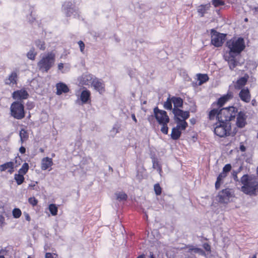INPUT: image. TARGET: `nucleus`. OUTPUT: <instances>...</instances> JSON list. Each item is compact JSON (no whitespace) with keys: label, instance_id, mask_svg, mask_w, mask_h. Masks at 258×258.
<instances>
[{"label":"nucleus","instance_id":"1","mask_svg":"<svg viewBox=\"0 0 258 258\" xmlns=\"http://www.w3.org/2000/svg\"><path fill=\"white\" fill-rule=\"evenodd\" d=\"M226 46L229 50L225 54L224 59L228 62L230 69L233 70L238 64L235 57L245 48V42L242 38L234 37L227 41Z\"/></svg>","mask_w":258,"mask_h":258},{"label":"nucleus","instance_id":"2","mask_svg":"<svg viewBox=\"0 0 258 258\" xmlns=\"http://www.w3.org/2000/svg\"><path fill=\"white\" fill-rule=\"evenodd\" d=\"M239 182L242 185L241 191L244 194L255 196L258 192V179L253 175H243L240 179Z\"/></svg>","mask_w":258,"mask_h":258},{"label":"nucleus","instance_id":"3","mask_svg":"<svg viewBox=\"0 0 258 258\" xmlns=\"http://www.w3.org/2000/svg\"><path fill=\"white\" fill-rule=\"evenodd\" d=\"M237 109L233 106L223 108L222 109H213L209 112V119L222 122H230L233 118H235Z\"/></svg>","mask_w":258,"mask_h":258},{"label":"nucleus","instance_id":"4","mask_svg":"<svg viewBox=\"0 0 258 258\" xmlns=\"http://www.w3.org/2000/svg\"><path fill=\"white\" fill-rule=\"evenodd\" d=\"M56 54L54 51H49L41 54L37 62V68L42 73H47L54 66Z\"/></svg>","mask_w":258,"mask_h":258},{"label":"nucleus","instance_id":"5","mask_svg":"<svg viewBox=\"0 0 258 258\" xmlns=\"http://www.w3.org/2000/svg\"><path fill=\"white\" fill-rule=\"evenodd\" d=\"M11 115L17 119H22L25 116L24 106L20 101L13 102L10 106Z\"/></svg>","mask_w":258,"mask_h":258},{"label":"nucleus","instance_id":"6","mask_svg":"<svg viewBox=\"0 0 258 258\" xmlns=\"http://www.w3.org/2000/svg\"><path fill=\"white\" fill-rule=\"evenodd\" d=\"M215 125L214 133L219 137L222 138L230 135L231 123L230 122L218 121Z\"/></svg>","mask_w":258,"mask_h":258},{"label":"nucleus","instance_id":"7","mask_svg":"<svg viewBox=\"0 0 258 258\" xmlns=\"http://www.w3.org/2000/svg\"><path fill=\"white\" fill-rule=\"evenodd\" d=\"M153 112L154 115L159 124H167L169 122V117L165 111L156 107L154 108Z\"/></svg>","mask_w":258,"mask_h":258},{"label":"nucleus","instance_id":"8","mask_svg":"<svg viewBox=\"0 0 258 258\" xmlns=\"http://www.w3.org/2000/svg\"><path fill=\"white\" fill-rule=\"evenodd\" d=\"M211 42L216 47H219L222 45L226 37L225 34L218 33L214 30L211 31Z\"/></svg>","mask_w":258,"mask_h":258},{"label":"nucleus","instance_id":"9","mask_svg":"<svg viewBox=\"0 0 258 258\" xmlns=\"http://www.w3.org/2000/svg\"><path fill=\"white\" fill-rule=\"evenodd\" d=\"M95 76L89 73H84L78 78V81L80 85L91 86Z\"/></svg>","mask_w":258,"mask_h":258},{"label":"nucleus","instance_id":"10","mask_svg":"<svg viewBox=\"0 0 258 258\" xmlns=\"http://www.w3.org/2000/svg\"><path fill=\"white\" fill-rule=\"evenodd\" d=\"M172 112L174 115L175 120L186 119L189 116L188 111H184L179 108H173Z\"/></svg>","mask_w":258,"mask_h":258},{"label":"nucleus","instance_id":"11","mask_svg":"<svg viewBox=\"0 0 258 258\" xmlns=\"http://www.w3.org/2000/svg\"><path fill=\"white\" fill-rule=\"evenodd\" d=\"M28 96L29 94L25 89L15 91L12 93V97L15 100L26 99Z\"/></svg>","mask_w":258,"mask_h":258},{"label":"nucleus","instance_id":"12","mask_svg":"<svg viewBox=\"0 0 258 258\" xmlns=\"http://www.w3.org/2000/svg\"><path fill=\"white\" fill-rule=\"evenodd\" d=\"M236 125L237 127L240 128L243 127L246 123V116L245 114L242 111H240L237 114L236 113Z\"/></svg>","mask_w":258,"mask_h":258},{"label":"nucleus","instance_id":"13","mask_svg":"<svg viewBox=\"0 0 258 258\" xmlns=\"http://www.w3.org/2000/svg\"><path fill=\"white\" fill-rule=\"evenodd\" d=\"M231 197V194L229 189H223L218 195L219 201L221 203H226Z\"/></svg>","mask_w":258,"mask_h":258},{"label":"nucleus","instance_id":"14","mask_svg":"<svg viewBox=\"0 0 258 258\" xmlns=\"http://www.w3.org/2000/svg\"><path fill=\"white\" fill-rule=\"evenodd\" d=\"M53 165L52 159L49 157H44L42 159L41 161V169L42 170H45L48 169L50 170L51 169V167Z\"/></svg>","mask_w":258,"mask_h":258},{"label":"nucleus","instance_id":"15","mask_svg":"<svg viewBox=\"0 0 258 258\" xmlns=\"http://www.w3.org/2000/svg\"><path fill=\"white\" fill-rule=\"evenodd\" d=\"M91 86H92L95 90L101 94L104 92V84L98 78L95 77Z\"/></svg>","mask_w":258,"mask_h":258},{"label":"nucleus","instance_id":"16","mask_svg":"<svg viewBox=\"0 0 258 258\" xmlns=\"http://www.w3.org/2000/svg\"><path fill=\"white\" fill-rule=\"evenodd\" d=\"M239 96L242 101L246 103L249 102L251 99L250 94L247 88L241 89L239 93Z\"/></svg>","mask_w":258,"mask_h":258},{"label":"nucleus","instance_id":"17","mask_svg":"<svg viewBox=\"0 0 258 258\" xmlns=\"http://www.w3.org/2000/svg\"><path fill=\"white\" fill-rule=\"evenodd\" d=\"M17 74L15 72H12L9 76L8 78L6 79L5 81V83L10 86H13L14 85L17 84Z\"/></svg>","mask_w":258,"mask_h":258},{"label":"nucleus","instance_id":"18","mask_svg":"<svg viewBox=\"0 0 258 258\" xmlns=\"http://www.w3.org/2000/svg\"><path fill=\"white\" fill-rule=\"evenodd\" d=\"M80 95V99L83 104H85L90 100L91 92L89 90L84 88Z\"/></svg>","mask_w":258,"mask_h":258},{"label":"nucleus","instance_id":"19","mask_svg":"<svg viewBox=\"0 0 258 258\" xmlns=\"http://www.w3.org/2000/svg\"><path fill=\"white\" fill-rule=\"evenodd\" d=\"M56 94L60 95L62 93H67L69 91L68 86L63 83H58L56 85Z\"/></svg>","mask_w":258,"mask_h":258},{"label":"nucleus","instance_id":"20","mask_svg":"<svg viewBox=\"0 0 258 258\" xmlns=\"http://www.w3.org/2000/svg\"><path fill=\"white\" fill-rule=\"evenodd\" d=\"M188 248L187 252L191 253H198L200 255L206 256L205 251L201 248L195 247L193 245H188L187 246Z\"/></svg>","mask_w":258,"mask_h":258},{"label":"nucleus","instance_id":"21","mask_svg":"<svg viewBox=\"0 0 258 258\" xmlns=\"http://www.w3.org/2000/svg\"><path fill=\"white\" fill-rule=\"evenodd\" d=\"M232 98V94L231 93H228L226 95H224L219 99L218 101V104L220 107H222L224 103Z\"/></svg>","mask_w":258,"mask_h":258},{"label":"nucleus","instance_id":"22","mask_svg":"<svg viewBox=\"0 0 258 258\" xmlns=\"http://www.w3.org/2000/svg\"><path fill=\"white\" fill-rule=\"evenodd\" d=\"M185 120L186 119L175 120L177 123V125L175 126V127L177 128L180 131H183L185 130L187 126V123L186 122Z\"/></svg>","mask_w":258,"mask_h":258},{"label":"nucleus","instance_id":"23","mask_svg":"<svg viewBox=\"0 0 258 258\" xmlns=\"http://www.w3.org/2000/svg\"><path fill=\"white\" fill-rule=\"evenodd\" d=\"M172 99V103L174 105L173 108H179V107H181L183 105V100L179 97H173Z\"/></svg>","mask_w":258,"mask_h":258},{"label":"nucleus","instance_id":"24","mask_svg":"<svg viewBox=\"0 0 258 258\" xmlns=\"http://www.w3.org/2000/svg\"><path fill=\"white\" fill-rule=\"evenodd\" d=\"M181 134V131L178 129L177 128L174 127L172 129L171 138L174 140H178L180 138Z\"/></svg>","mask_w":258,"mask_h":258},{"label":"nucleus","instance_id":"25","mask_svg":"<svg viewBox=\"0 0 258 258\" xmlns=\"http://www.w3.org/2000/svg\"><path fill=\"white\" fill-rule=\"evenodd\" d=\"M198 81H199L198 85H202L209 80V77L207 74H197Z\"/></svg>","mask_w":258,"mask_h":258},{"label":"nucleus","instance_id":"26","mask_svg":"<svg viewBox=\"0 0 258 258\" xmlns=\"http://www.w3.org/2000/svg\"><path fill=\"white\" fill-rule=\"evenodd\" d=\"M247 81V77H241L237 81L236 83L235 84V88L238 89H240L246 84Z\"/></svg>","mask_w":258,"mask_h":258},{"label":"nucleus","instance_id":"27","mask_svg":"<svg viewBox=\"0 0 258 258\" xmlns=\"http://www.w3.org/2000/svg\"><path fill=\"white\" fill-rule=\"evenodd\" d=\"M209 6L208 5H201L198 8V12L201 16V17H203L205 14L206 13L207 11L209 8Z\"/></svg>","mask_w":258,"mask_h":258},{"label":"nucleus","instance_id":"28","mask_svg":"<svg viewBox=\"0 0 258 258\" xmlns=\"http://www.w3.org/2000/svg\"><path fill=\"white\" fill-rule=\"evenodd\" d=\"M115 196L116 197V200L120 202L125 201L127 197V195L124 192L122 191L116 192L115 194Z\"/></svg>","mask_w":258,"mask_h":258},{"label":"nucleus","instance_id":"29","mask_svg":"<svg viewBox=\"0 0 258 258\" xmlns=\"http://www.w3.org/2000/svg\"><path fill=\"white\" fill-rule=\"evenodd\" d=\"M227 174L224 173V172L222 171V173H221L219 176H218L217 177V181L215 183V187L218 189L219 188L220 186V182H221V181L225 177H226L227 176Z\"/></svg>","mask_w":258,"mask_h":258},{"label":"nucleus","instance_id":"30","mask_svg":"<svg viewBox=\"0 0 258 258\" xmlns=\"http://www.w3.org/2000/svg\"><path fill=\"white\" fill-rule=\"evenodd\" d=\"M35 45L37 47L41 50H44L46 48L45 43L41 40H37L35 42Z\"/></svg>","mask_w":258,"mask_h":258},{"label":"nucleus","instance_id":"31","mask_svg":"<svg viewBox=\"0 0 258 258\" xmlns=\"http://www.w3.org/2000/svg\"><path fill=\"white\" fill-rule=\"evenodd\" d=\"M72 4L70 3H66L63 5L64 9L66 10V13L67 16H71V14H72L74 10L71 8Z\"/></svg>","mask_w":258,"mask_h":258},{"label":"nucleus","instance_id":"32","mask_svg":"<svg viewBox=\"0 0 258 258\" xmlns=\"http://www.w3.org/2000/svg\"><path fill=\"white\" fill-rule=\"evenodd\" d=\"M14 179L16 181L18 185H20L22 184L24 181V175L19 173L18 174H15L14 175Z\"/></svg>","mask_w":258,"mask_h":258},{"label":"nucleus","instance_id":"33","mask_svg":"<svg viewBox=\"0 0 258 258\" xmlns=\"http://www.w3.org/2000/svg\"><path fill=\"white\" fill-rule=\"evenodd\" d=\"M21 143L25 141L28 138V134L26 130L22 129L19 134Z\"/></svg>","mask_w":258,"mask_h":258},{"label":"nucleus","instance_id":"34","mask_svg":"<svg viewBox=\"0 0 258 258\" xmlns=\"http://www.w3.org/2000/svg\"><path fill=\"white\" fill-rule=\"evenodd\" d=\"M14 162L13 161L8 162L0 166V170L1 171H4L7 169H9L10 167H12Z\"/></svg>","mask_w":258,"mask_h":258},{"label":"nucleus","instance_id":"35","mask_svg":"<svg viewBox=\"0 0 258 258\" xmlns=\"http://www.w3.org/2000/svg\"><path fill=\"white\" fill-rule=\"evenodd\" d=\"M29 169V165L27 163H24L21 168L19 170V173L24 175L26 174Z\"/></svg>","mask_w":258,"mask_h":258},{"label":"nucleus","instance_id":"36","mask_svg":"<svg viewBox=\"0 0 258 258\" xmlns=\"http://www.w3.org/2000/svg\"><path fill=\"white\" fill-rule=\"evenodd\" d=\"M37 52L35 51L34 48H32L27 53V57L31 60H34L35 59Z\"/></svg>","mask_w":258,"mask_h":258},{"label":"nucleus","instance_id":"37","mask_svg":"<svg viewBox=\"0 0 258 258\" xmlns=\"http://www.w3.org/2000/svg\"><path fill=\"white\" fill-rule=\"evenodd\" d=\"M172 103H173L172 98H168L167 100L164 103V108L167 110H171L172 106Z\"/></svg>","mask_w":258,"mask_h":258},{"label":"nucleus","instance_id":"38","mask_svg":"<svg viewBox=\"0 0 258 258\" xmlns=\"http://www.w3.org/2000/svg\"><path fill=\"white\" fill-rule=\"evenodd\" d=\"M49 210L50 213L51 214V215L53 216H55L57 214V211H58L57 207H56V206L55 204H50L49 206Z\"/></svg>","mask_w":258,"mask_h":258},{"label":"nucleus","instance_id":"39","mask_svg":"<svg viewBox=\"0 0 258 258\" xmlns=\"http://www.w3.org/2000/svg\"><path fill=\"white\" fill-rule=\"evenodd\" d=\"M152 162H153V168L156 169L159 172V173H160L162 171V169L159 164L158 161L157 160L154 159L152 161Z\"/></svg>","mask_w":258,"mask_h":258},{"label":"nucleus","instance_id":"40","mask_svg":"<svg viewBox=\"0 0 258 258\" xmlns=\"http://www.w3.org/2000/svg\"><path fill=\"white\" fill-rule=\"evenodd\" d=\"M12 214L15 218H19L22 214L21 211L18 208H15L12 211Z\"/></svg>","mask_w":258,"mask_h":258},{"label":"nucleus","instance_id":"41","mask_svg":"<svg viewBox=\"0 0 258 258\" xmlns=\"http://www.w3.org/2000/svg\"><path fill=\"white\" fill-rule=\"evenodd\" d=\"M161 125H162L161 131L164 134L167 135L168 132V127L167 126V124L161 123Z\"/></svg>","mask_w":258,"mask_h":258},{"label":"nucleus","instance_id":"42","mask_svg":"<svg viewBox=\"0 0 258 258\" xmlns=\"http://www.w3.org/2000/svg\"><path fill=\"white\" fill-rule=\"evenodd\" d=\"M154 190L157 195H160L161 193V188L159 184L157 183L154 185Z\"/></svg>","mask_w":258,"mask_h":258},{"label":"nucleus","instance_id":"43","mask_svg":"<svg viewBox=\"0 0 258 258\" xmlns=\"http://www.w3.org/2000/svg\"><path fill=\"white\" fill-rule=\"evenodd\" d=\"M13 161L15 163V167H17L21 164V159L20 157H16Z\"/></svg>","mask_w":258,"mask_h":258},{"label":"nucleus","instance_id":"44","mask_svg":"<svg viewBox=\"0 0 258 258\" xmlns=\"http://www.w3.org/2000/svg\"><path fill=\"white\" fill-rule=\"evenodd\" d=\"M231 169V166L230 164H227L224 166V167L223 168V172L226 173L227 174V173L229 172Z\"/></svg>","mask_w":258,"mask_h":258},{"label":"nucleus","instance_id":"45","mask_svg":"<svg viewBox=\"0 0 258 258\" xmlns=\"http://www.w3.org/2000/svg\"><path fill=\"white\" fill-rule=\"evenodd\" d=\"M29 203L33 206H35L38 203V201L34 198L31 197L28 199Z\"/></svg>","mask_w":258,"mask_h":258},{"label":"nucleus","instance_id":"46","mask_svg":"<svg viewBox=\"0 0 258 258\" xmlns=\"http://www.w3.org/2000/svg\"><path fill=\"white\" fill-rule=\"evenodd\" d=\"M78 44L79 45L81 52L83 53H84L85 44L82 41H79L78 42Z\"/></svg>","mask_w":258,"mask_h":258},{"label":"nucleus","instance_id":"47","mask_svg":"<svg viewBox=\"0 0 258 258\" xmlns=\"http://www.w3.org/2000/svg\"><path fill=\"white\" fill-rule=\"evenodd\" d=\"M57 68H58V70L60 71H61V72L62 73H65L67 72V71L68 70H63V68H64V64L63 63H59L58 64V66H57Z\"/></svg>","mask_w":258,"mask_h":258},{"label":"nucleus","instance_id":"48","mask_svg":"<svg viewBox=\"0 0 258 258\" xmlns=\"http://www.w3.org/2000/svg\"><path fill=\"white\" fill-rule=\"evenodd\" d=\"M213 4L215 7H218L219 6H222L224 5V3L220 0H213Z\"/></svg>","mask_w":258,"mask_h":258},{"label":"nucleus","instance_id":"49","mask_svg":"<svg viewBox=\"0 0 258 258\" xmlns=\"http://www.w3.org/2000/svg\"><path fill=\"white\" fill-rule=\"evenodd\" d=\"M57 254L55 253H51L50 252H46L45 254V258H56Z\"/></svg>","mask_w":258,"mask_h":258},{"label":"nucleus","instance_id":"50","mask_svg":"<svg viewBox=\"0 0 258 258\" xmlns=\"http://www.w3.org/2000/svg\"><path fill=\"white\" fill-rule=\"evenodd\" d=\"M237 174H238L237 173H236L235 171H233L232 173L233 178L236 182H238V181L239 182L240 180H239V179L238 178Z\"/></svg>","mask_w":258,"mask_h":258},{"label":"nucleus","instance_id":"51","mask_svg":"<svg viewBox=\"0 0 258 258\" xmlns=\"http://www.w3.org/2000/svg\"><path fill=\"white\" fill-rule=\"evenodd\" d=\"M203 247L206 251H211V246L209 244H208L207 243H204L203 244Z\"/></svg>","mask_w":258,"mask_h":258},{"label":"nucleus","instance_id":"52","mask_svg":"<svg viewBox=\"0 0 258 258\" xmlns=\"http://www.w3.org/2000/svg\"><path fill=\"white\" fill-rule=\"evenodd\" d=\"M5 223V218L0 215V227H3Z\"/></svg>","mask_w":258,"mask_h":258},{"label":"nucleus","instance_id":"53","mask_svg":"<svg viewBox=\"0 0 258 258\" xmlns=\"http://www.w3.org/2000/svg\"><path fill=\"white\" fill-rule=\"evenodd\" d=\"M24 215L25 219L27 221H30L31 220L30 217L27 213L24 212Z\"/></svg>","mask_w":258,"mask_h":258},{"label":"nucleus","instance_id":"54","mask_svg":"<svg viewBox=\"0 0 258 258\" xmlns=\"http://www.w3.org/2000/svg\"><path fill=\"white\" fill-rule=\"evenodd\" d=\"M19 151L21 153L24 154L26 151L25 148L23 146L21 147L19 149Z\"/></svg>","mask_w":258,"mask_h":258},{"label":"nucleus","instance_id":"55","mask_svg":"<svg viewBox=\"0 0 258 258\" xmlns=\"http://www.w3.org/2000/svg\"><path fill=\"white\" fill-rule=\"evenodd\" d=\"M14 168H16V167H15V163L13 164V166H12V167H10V168L9 169V171H9V172L10 173H11H11H12L14 171Z\"/></svg>","mask_w":258,"mask_h":258},{"label":"nucleus","instance_id":"56","mask_svg":"<svg viewBox=\"0 0 258 258\" xmlns=\"http://www.w3.org/2000/svg\"><path fill=\"white\" fill-rule=\"evenodd\" d=\"M240 148V151H242V152H244L246 150L245 147L244 145H241L240 146V148Z\"/></svg>","mask_w":258,"mask_h":258},{"label":"nucleus","instance_id":"57","mask_svg":"<svg viewBox=\"0 0 258 258\" xmlns=\"http://www.w3.org/2000/svg\"><path fill=\"white\" fill-rule=\"evenodd\" d=\"M243 167L242 166H240L235 171L238 174L241 172V171L242 170Z\"/></svg>","mask_w":258,"mask_h":258},{"label":"nucleus","instance_id":"58","mask_svg":"<svg viewBox=\"0 0 258 258\" xmlns=\"http://www.w3.org/2000/svg\"><path fill=\"white\" fill-rule=\"evenodd\" d=\"M132 119H133V120L135 122H137V120L136 118V116H135V114H132Z\"/></svg>","mask_w":258,"mask_h":258},{"label":"nucleus","instance_id":"59","mask_svg":"<svg viewBox=\"0 0 258 258\" xmlns=\"http://www.w3.org/2000/svg\"><path fill=\"white\" fill-rule=\"evenodd\" d=\"M145 255L144 254L139 256L137 258H144Z\"/></svg>","mask_w":258,"mask_h":258},{"label":"nucleus","instance_id":"60","mask_svg":"<svg viewBox=\"0 0 258 258\" xmlns=\"http://www.w3.org/2000/svg\"><path fill=\"white\" fill-rule=\"evenodd\" d=\"M254 10L255 12H258V7L254 8Z\"/></svg>","mask_w":258,"mask_h":258},{"label":"nucleus","instance_id":"61","mask_svg":"<svg viewBox=\"0 0 258 258\" xmlns=\"http://www.w3.org/2000/svg\"><path fill=\"white\" fill-rule=\"evenodd\" d=\"M256 174L258 176V167L256 168Z\"/></svg>","mask_w":258,"mask_h":258},{"label":"nucleus","instance_id":"62","mask_svg":"<svg viewBox=\"0 0 258 258\" xmlns=\"http://www.w3.org/2000/svg\"><path fill=\"white\" fill-rule=\"evenodd\" d=\"M0 258H5L3 255H0Z\"/></svg>","mask_w":258,"mask_h":258},{"label":"nucleus","instance_id":"63","mask_svg":"<svg viewBox=\"0 0 258 258\" xmlns=\"http://www.w3.org/2000/svg\"><path fill=\"white\" fill-rule=\"evenodd\" d=\"M150 258H154V257H153V254L151 255V257H150Z\"/></svg>","mask_w":258,"mask_h":258},{"label":"nucleus","instance_id":"64","mask_svg":"<svg viewBox=\"0 0 258 258\" xmlns=\"http://www.w3.org/2000/svg\"><path fill=\"white\" fill-rule=\"evenodd\" d=\"M252 258H256L255 255H254V256L252 257Z\"/></svg>","mask_w":258,"mask_h":258}]
</instances>
